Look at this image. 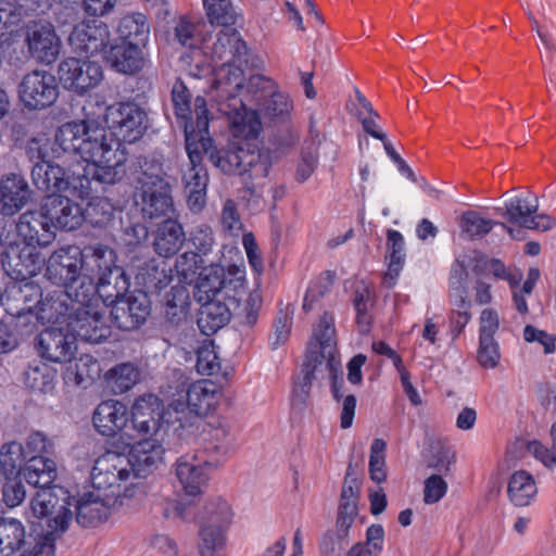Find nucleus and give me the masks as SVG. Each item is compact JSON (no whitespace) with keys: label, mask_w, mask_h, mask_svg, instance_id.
I'll return each mask as SVG.
<instances>
[{"label":"nucleus","mask_w":556,"mask_h":556,"mask_svg":"<svg viewBox=\"0 0 556 556\" xmlns=\"http://www.w3.org/2000/svg\"><path fill=\"white\" fill-rule=\"evenodd\" d=\"M249 92L257 103V110H250L245 106L241 99L232 97L235 101L230 111L227 112L230 121L232 132L242 136L243 140L235 141L236 143L250 142L254 143L261 150H268L261 148L255 142L261 130L262 124L267 127L278 128V132L273 134L275 143L280 147H290L294 143L292 136V121L291 112L293 110V102L290 97L274 88L271 79L263 75H253L249 78L248 84Z\"/></svg>","instance_id":"f257e3e1"},{"label":"nucleus","mask_w":556,"mask_h":556,"mask_svg":"<svg viewBox=\"0 0 556 556\" xmlns=\"http://www.w3.org/2000/svg\"><path fill=\"white\" fill-rule=\"evenodd\" d=\"M194 147L199 157L188 156L191 167L184 177L185 190L206 191L208 174L203 164L204 155L224 174L240 176L250 197L256 192L254 180L266 178L273 165L270 152L250 142H229L219 148L213 138H204L194 141Z\"/></svg>","instance_id":"f03ea898"},{"label":"nucleus","mask_w":556,"mask_h":556,"mask_svg":"<svg viewBox=\"0 0 556 556\" xmlns=\"http://www.w3.org/2000/svg\"><path fill=\"white\" fill-rule=\"evenodd\" d=\"M34 460L33 464H39ZM42 469L30 465L28 484L37 489L30 500L28 521L33 532H49V535H64L74 520V494L65 486L54 483L58 472L53 467L40 464Z\"/></svg>","instance_id":"7ed1b4c3"},{"label":"nucleus","mask_w":556,"mask_h":556,"mask_svg":"<svg viewBox=\"0 0 556 556\" xmlns=\"http://www.w3.org/2000/svg\"><path fill=\"white\" fill-rule=\"evenodd\" d=\"M336 334L333 315L325 312L314 330L315 342L309 341L306 345L304 361L301 366L302 378L299 383L293 387V405L299 404L304 407L309 397L313 381L317 378V371L326 362V368L329 371L330 392L336 402L343 399L344 378L341 362L332 352L326 350L331 345V339Z\"/></svg>","instance_id":"20e7f679"},{"label":"nucleus","mask_w":556,"mask_h":556,"mask_svg":"<svg viewBox=\"0 0 556 556\" xmlns=\"http://www.w3.org/2000/svg\"><path fill=\"white\" fill-rule=\"evenodd\" d=\"M127 169L136 184L143 218L153 220L175 212L173 187L164 170L163 163L155 157L135 155L129 160Z\"/></svg>","instance_id":"39448f33"},{"label":"nucleus","mask_w":556,"mask_h":556,"mask_svg":"<svg viewBox=\"0 0 556 556\" xmlns=\"http://www.w3.org/2000/svg\"><path fill=\"white\" fill-rule=\"evenodd\" d=\"M54 144L65 153L79 154L88 164L109 163L122 153L121 142L96 119L70 121L55 131Z\"/></svg>","instance_id":"423d86ee"},{"label":"nucleus","mask_w":556,"mask_h":556,"mask_svg":"<svg viewBox=\"0 0 556 556\" xmlns=\"http://www.w3.org/2000/svg\"><path fill=\"white\" fill-rule=\"evenodd\" d=\"M172 404L154 393H146L135 399L129 409L130 432L138 437L164 440L170 434L178 439L177 421Z\"/></svg>","instance_id":"0eeeda50"},{"label":"nucleus","mask_w":556,"mask_h":556,"mask_svg":"<svg viewBox=\"0 0 556 556\" xmlns=\"http://www.w3.org/2000/svg\"><path fill=\"white\" fill-rule=\"evenodd\" d=\"M172 102L177 125L184 130L185 149L190 157H199L193 142L204 138H212L208 134L210 111L206 100L202 96L195 97L194 109H191V93L182 80L178 79L172 90Z\"/></svg>","instance_id":"6e6552de"},{"label":"nucleus","mask_w":556,"mask_h":556,"mask_svg":"<svg viewBox=\"0 0 556 556\" xmlns=\"http://www.w3.org/2000/svg\"><path fill=\"white\" fill-rule=\"evenodd\" d=\"M218 299L229 304L239 326L252 328L256 325L263 299L256 291L248 293L244 266H228V276L218 292Z\"/></svg>","instance_id":"1a4fd4ad"},{"label":"nucleus","mask_w":556,"mask_h":556,"mask_svg":"<svg viewBox=\"0 0 556 556\" xmlns=\"http://www.w3.org/2000/svg\"><path fill=\"white\" fill-rule=\"evenodd\" d=\"M55 154L40 165H33L30 168L31 182L45 194L52 192H68L72 197L85 200L92 193L87 176L75 175L55 162Z\"/></svg>","instance_id":"9d476101"},{"label":"nucleus","mask_w":556,"mask_h":556,"mask_svg":"<svg viewBox=\"0 0 556 556\" xmlns=\"http://www.w3.org/2000/svg\"><path fill=\"white\" fill-rule=\"evenodd\" d=\"M103 122L122 146L139 141L150 128L148 112L135 100L108 105Z\"/></svg>","instance_id":"9b49d317"},{"label":"nucleus","mask_w":556,"mask_h":556,"mask_svg":"<svg viewBox=\"0 0 556 556\" xmlns=\"http://www.w3.org/2000/svg\"><path fill=\"white\" fill-rule=\"evenodd\" d=\"M214 393L200 384H191L187 391L186 402H172L178 425V440L189 442L199 433L202 417L206 416L213 404Z\"/></svg>","instance_id":"f8f14e48"},{"label":"nucleus","mask_w":556,"mask_h":556,"mask_svg":"<svg viewBox=\"0 0 556 556\" xmlns=\"http://www.w3.org/2000/svg\"><path fill=\"white\" fill-rule=\"evenodd\" d=\"M16 92L22 110L28 113L51 108L60 97L56 76L45 70L26 73L18 81Z\"/></svg>","instance_id":"ddd939ff"},{"label":"nucleus","mask_w":556,"mask_h":556,"mask_svg":"<svg viewBox=\"0 0 556 556\" xmlns=\"http://www.w3.org/2000/svg\"><path fill=\"white\" fill-rule=\"evenodd\" d=\"M56 74L59 87L62 86L77 97L87 96L104 77L103 67L99 62L73 56L59 63Z\"/></svg>","instance_id":"4468645a"},{"label":"nucleus","mask_w":556,"mask_h":556,"mask_svg":"<svg viewBox=\"0 0 556 556\" xmlns=\"http://www.w3.org/2000/svg\"><path fill=\"white\" fill-rule=\"evenodd\" d=\"M205 516L201 521L199 553L201 556H225L226 530L231 521L228 503L223 500L210 502L204 507Z\"/></svg>","instance_id":"2eb2a0df"},{"label":"nucleus","mask_w":556,"mask_h":556,"mask_svg":"<svg viewBox=\"0 0 556 556\" xmlns=\"http://www.w3.org/2000/svg\"><path fill=\"white\" fill-rule=\"evenodd\" d=\"M22 29L25 37V46L31 59L38 63L51 64L61 51V40L56 35L54 25L42 18L27 21Z\"/></svg>","instance_id":"dca6fc26"},{"label":"nucleus","mask_w":556,"mask_h":556,"mask_svg":"<svg viewBox=\"0 0 556 556\" xmlns=\"http://www.w3.org/2000/svg\"><path fill=\"white\" fill-rule=\"evenodd\" d=\"M33 344L38 356L56 364L70 362L78 349L76 337L68 324L65 327L47 326L36 334Z\"/></svg>","instance_id":"f3484780"},{"label":"nucleus","mask_w":556,"mask_h":556,"mask_svg":"<svg viewBox=\"0 0 556 556\" xmlns=\"http://www.w3.org/2000/svg\"><path fill=\"white\" fill-rule=\"evenodd\" d=\"M152 314V301L148 292L136 289L110 308L112 324L122 331L141 329Z\"/></svg>","instance_id":"a211bd4d"},{"label":"nucleus","mask_w":556,"mask_h":556,"mask_svg":"<svg viewBox=\"0 0 556 556\" xmlns=\"http://www.w3.org/2000/svg\"><path fill=\"white\" fill-rule=\"evenodd\" d=\"M84 271V254L81 248L76 244L61 247L46 260L45 277L58 287H67Z\"/></svg>","instance_id":"6ab92c4d"},{"label":"nucleus","mask_w":556,"mask_h":556,"mask_svg":"<svg viewBox=\"0 0 556 556\" xmlns=\"http://www.w3.org/2000/svg\"><path fill=\"white\" fill-rule=\"evenodd\" d=\"M36 200L26 175L21 170L3 173L0 176V214L12 217Z\"/></svg>","instance_id":"aec40b11"},{"label":"nucleus","mask_w":556,"mask_h":556,"mask_svg":"<svg viewBox=\"0 0 556 556\" xmlns=\"http://www.w3.org/2000/svg\"><path fill=\"white\" fill-rule=\"evenodd\" d=\"M1 265L14 282L26 281L41 271L46 260L35 245L14 241L9 242V255L2 258Z\"/></svg>","instance_id":"412c9836"},{"label":"nucleus","mask_w":556,"mask_h":556,"mask_svg":"<svg viewBox=\"0 0 556 556\" xmlns=\"http://www.w3.org/2000/svg\"><path fill=\"white\" fill-rule=\"evenodd\" d=\"M68 192H52L43 194L39 201L42 214L55 224L59 231H74L78 229L80 218V204Z\"/></svg>","instance_id":"4be33fe9"},{"label":"nucleus","mask_w":556,"mask_h":556,"mask_svg":"<svg viewBox=\"0 0 556 556\" xmlns=\"http://www.w3.org/2000/svg\"><path fill=\"white\" fill-rule=\"evenodd\" d=\"M70 42L76 50L87 55L105 54L112 43V34L106 23L98 20H84L74 25L70 34Z\"/></svg>","instance_id":"5701e85b"},{"label":"nucleus","mask_w":556,"mask_h":556,"mask_svg":"<svg viewBox=\"0 0 556 556\" xmlns=\"http://www.w3.org/2000/svg\"><path fill=\"white\" fill-rule=\"evenodd\" d=\"M92 424L103 437H134L129 426V408L117 400L110 399L98 404L92 415Z\"/></svg>","instance_id":"b1692460"},{"label":"nucleus","mask_w":556,"mask_h":556,"mask_svg":"<svg viewBox=\"0 0 556 556\" xmlns=\"http://www.w3.org/2000/svg\"><path fill=\"white\" fill-rule=\"evenodd\" d=\"M38 205L37 208L27 210L20 214L16 223L17 235L24 243L36 248H47L58 236L55 224L51 223Z\"/></svg>","instance_id":"393cba45"},{"label":"nucleus","mask_w":556,"mask_h":556,"mask_svg":"<svg viewBox=\"0 0 556 556\" xmlns=\"http://www.w3.org/2000/svg\"><path fill=\"white\" fill-rule=\"evenodd\" d=\"M148 58V51L142 48L112 42L102 59L112 72L124 76H137L146 67Z\"/></svg>","instance_id":"a878e982"},{"label":"nucleus","mask_w":556,"mask_h":556,"mask_svg":"<svg viewBox=\"0 0 556 556\" xmlns=\"http://www.w3.org/2000/svg\"><path fill=\"white\" fill-rule=\"evenodd\" d=\"M160 439L144 438L131 446L128 464L135 478H147L163 463L164 447Z\"/></svg>","instance_id":"bb28decb"},{"label":"nucleus","mask_w":556,"mask_h":556,"mask_svg":"<svg viewBox=\"0 0 556 556\" xmlns=\"http://www.w3.org/2000/svg\"><path fill=\"white\" fill-rule=\"evenodd\" d=\"M150 41V23L146 14L131 12L117 21L112 35V42L136 46L148 51Z\"/></svg>","instance_id":"cd10ccee"},{"label":"nucleus","mask_w":556,"mask_h":556,"mask_svg":"<svg viewBox=\"0 0 556 556\" xmlns=\"http://www.w3.org/2000/svg\"><path fill=\"white\" fill-rule=\"evenodd\" d=\"M38 316L31 313H18L0 320V354L14 351L24 337L37 329Z\"/></svg>","instance_id":"c85d7f7f"},{"label":"nucleus","mask_w":556,"mask_h":556,"mask_svg":"<svg viewBox=\"0 0 556 556\" xmlns=\"http://www.w3.org/2000/svg\"><path fill=\"white\" fill-rule=\"evenodd\" d=\"M119 154V156H111L109 163L88 164L80 176L88 177L90 188L91 181H96L103 186L104 192H110L112 187L121 185L126 175V148H123Z\"/></svg>","instance_id":"c756f323"},{"label":"nucleus","mask_w":556,"mask_h":556,"mask_svg":"<svg viewBox=\"0 0 556 556\" xmlns=\"http://www.w3.org/2000/svg\"><path fill=\"white\" fill-rule=\"evenodd\" d=\"M76 340L98 344L111 336V328L105 324L99 312L90 313L86 308H77L76 316L68 324Z\"/></svg>","instance_id":"7c9ffc66"},{"label":"nucleus","mask_w":556,"mask_h":556,"mask_svg":"<svg viewBox=\"0 0 556 556\" xmlns=\"http://www.w3.org/2000/svg\"><path fill=\"white\" fill-rule=\"evenodd\" d=\"M200 308L197 314V325L206 337L215 334L219 329L227 326L233 315L229 304L218 298H212L198 302Z\"/></svg>","instance_id":"2f4dec72"},{"label":"nucleus","mask_w":556,"mask_h":556,"mask_svg":"<svg viewBox=\"0 0 556 556\" xmlns=\"http://www.w3.org/2000/svg\"><path fill=\"white\" fill-rule=\"evenodd\" d=\"M157 224L154 233L153 248L162 257L176 255L186 242V232L177 218L167 215Z\"/></svg>","instance_id":"473e14b6"},{"label":"nucleus","mask_w":556,"mask_h":556,"mask_svg":"<svg viewBox=\"0 0 556 556\" xmlns=\"http://www.w3.org/2000/svg\"><path fill=\"white\" fill-rule=\"evenodd\" d=\"M84 254V269L98 279L99 276L110 277L115 269L123 266L117 264L116 251L108 244L100 242L89 243L81 248Z\"/></svg>","instance_id":"72a5a7b5"},{"label":"nucleus","mask_w":556,"mask_h":556,"mask_svg":"<svg viewBox=\"0 0 556 556\" xmlns=\"http://www.w3.org/2000/svg\"><path fill=\"white\" fill-rule=\"evenodd\" d=\"M207 466L197 455H184L175 463V473L186 494L195 496L202 492V486L208 479Z\"/></svg>","instance_id":"f704fd0d"},{"label":"nucleus","mask_w":556,"mask_h":556,"mask_svg":"<svg viewBox=\"0 0 556 556\" xmlns=\"http://www.w3.org/2000/svg\"><path fill=\"white\" fill-rule=\"evenodd\" d=\"M74 519L83 528H96L110 515V507L92 492H87L80 497L74 495Z\"/></svg>","instance_id":"c9c22d12"},{"label":"nucleus","mask_w":556,"mask_h":556,"mask_svg":"<svg viewBox=\"0 0 556 556\" xmlns=\"http://www.w3.org/2000/svg\"><path fill=\"white\" fill-rule=\"evenodd\" d=\"M248 53L247 42L236 28L222 29L211 47L212 59L215 62H241Z\"/></svg>","instance_id":"e433bc0d"},{"label":"nucleus","mask_w":556,"mask_h":556,"mask_svg":"<svg viewBox=\"0 0 556 556\" xmlns=\"http://www.w3.org/2000/svg\"><path fill=\"white\" fill-rule=\"evenodd\" d=\"M86 206L80 205V218H78V228L84 223L93 228L108 229L115 219V207L106 197H91L86 199Z\"/></svg>","instance_id":"4c0bfd02"},{"label":"nucleus","mask_w":556,"mask_h":556,"mask_svg":"<svg viewBox=\"0 0 556 556\" xmlns=\"http://www.w3.org/2000/svg\"><path fill=\"white\" fill-rule=\"evenodd\" d=\"M99 298L103 304L111 308L117 301L125 299L130 291V276L127 274L125 268L115 269L110 277L99 276L98 277Z\"/></svg>","instance_id":"58836bf2"},{"label":"nucleus","mask_w":556,"mask_h":556,"mask_svg":"<svg viewBox=\"0 0 556 556\" xmlns=\"http://www.w3.org/2000/svg\"><path fill=\"white\" fill-rule=\"evenodd\" d=\"M25 454L27 456V467L25 468V481L28 483L29 478L27 477V472L33 465L34 460H40L39 464H34L38 467V470L42 469L40 464L45 463L50 467H53V470L56 472V464L50 458V455L54 452V443L41 431H33L26 439L25 442ZM38 473H41L38 471Z\"/></svg>","instance_id":"ea45409f"},{"label":"nucleus","mask_w":556,"mask_h":556,"mask_svg":"<svg viewBox=\"0 0 556 556\" xmlns=\"http://www.w3.org/2000/svg\"><path fill=\"white\" fill-rule=\"evenodd\" d=\"M228 276V267H224L220 264L211 263L207 265L198 278L194 283L193 296L197 302H202L203 300L218 298V292L223 283Z\"/></svg>","instance_id":"a19ab883"},{"label":"nucleus","mask_w":556,"mask_h":556,"mask_svg":"<svg viewBox=\"0 0 556 556\" xmlns=\"http://www.w3.org/2000/svg\"><path fill=\"white\" fill-rule=\"evenodd\" d=\"M139 277L146 292L160 294L173 281V269L165 261L151 258L140 268Z\"/></svg>","instance_id":"79ce46f5"},{"label":"nucleus","mask_w":556,"mask_h":556,"mask_svg":"<svg viewBox=\"0 0 556 556\" xmlns=\"http://www.w3.org/2000/svg\"><path fill=\"white\" fill-rule=\"evenodd\" d=\"M27 545H31V543L26 540L22 522L14 518H2L0 521V553L2 556H11L22 548L26 549Z\"/></svg>","instance_id":"37998d69"},{"label":"nucleus","mask_w":556,"mask_h":556,"mask_svg":"<svg viewBox=\"0 0 556 556\" xmlns=\"http://www.w3.org/2000/svg\"><path fill=\"white\" fill-rule=\"evenodd\" d=\"M24 444L18 441L5 442L0 447V476H23L28 460Z\"/></svg>","instance_id":"c03bdc74"},{"label":"nucleus","mask_w":556,"mask_h":556,"mask_svg":"<svg viewBox=\"0 0 556 556\" xmlns=\"http://www.w3.org/2000/svg\"><path fill=\"white\" fill-rule=\"evenodd\" d=\"M140 369L130 362L116 364L104 376L108 388L114 394H123L129 391L140 381Z\"/></svg>","instance_id":"a18cd8bd"},{"label":"nucleus","mask_w":556,"mask_h":556,"mask_svg":"<svg viewBox=\"0 0 556 556\" xmlns=\"http://www.w3.org/2000/svg\"><path fill=\"white\" fill-rule=\"evenodd\" d=\"M24 384L34 393H51L55 387L56 370L45 363L34 362L24 374Z\"/></svg>","instance_id":"49530a36"},{"label":"nucleus","mask_w":556,"mask_h":556,"mask_svg":"<svg viewBox=\"0 0 556 556\" xmlns=\"http://www.w3.org/2000/svg\"><path fill=\"white\" fill-rule=\"evenodd\" d=\"M248 56H244L241 62H220L215 72L214 87L225 89L228 93L241 89L245 81L244 66H248Z\"/></svg>","instance_id":"de8ad7c7"},{"label":"nucleus","mask_w":556,"mask_h":556,"mask_svg":"<svg viewBox=\"0 0 556 556\" xmlns=\"http://www.w3.org/2000/svg\"><path fill=\"white\" fill-rule=\"evenodd\" d=\"M536 492V484L530 472L518 470L510 476L507 493L514 505L519 507L529 505Z\"/></svg>","instance_id":"09e8293b"},{"label":"nucleus","mask_w":556,"mask_h":556,"mask_svg":"<svg viewBox=\"0 0 556 556\" xmlns=\"http://www.w3.org/2000/svg\"><path fill=\"white\" fill-rule=\"evenodd\" d=\"M98 279L84 271L76 281L70 282L63 288L66 296L84 307L93 305L96 298H99Z\"/></svg>","instance_id":"8fccbe9b"},{"label":"nucleus","mask_w":556,"mask_h":556,"mask_svg":"<svg viewBox=\"0 0 556 556\" xmlns=\"http://www.w3.org/2000/svg\"><path fill=\"white\" fill-rule=\"evenodd\" d=\"M64 364H66V367L63 370L62 377L65 384L76 387L81 386L86 379L93 380L92 371L99 367L98 361L89 354H84L79 358H76V355H74V358Z\"/></svg>","instance_id":"3c124183"},{"label":"nucleus","mask_w":556,"mask_h":556,"mask_svg":"<svg viewBox=\"0 0 556 556\" xmlns=\"http://www.w3.org/2000/svg\"><path fill=\"white\" fill-rule=\"evenodd\" d=\"M77 309L72 304L60 298L47 299L39 307L41 318H46L49 326L65 327V325L73 321L76 316Z\"/></svg>","instance_id":"603ef678"},{"label":"nucleus","mask_w":556,"mask_h":556,"mask_svg":"<svg viewBox=\"0 0 556 556\" xmlns=\"http://www.w3.org/2000/svg\"><path fill=\"white\" fill-rule=\"evenodd\" d=\"M212 25L229 27L237 23L238 14L231 0H202Z\"/></svg>","instance_id":"864d4df0"},{"label":"nucleus","mask_w":556,"mask_h":556,"mask_svg":"<svg viewBox=\"0 0 556 556\" xmlns=\"http://www.w3.org/2000/svg\"><path fill=\"white\" fill-rule=\"evenodd\" d=\"M538 204L530 205L520 197H514L505 202L506 220L528 229L529 224L533 223V214L538 212Z\"/></svg>","instance_id":"5fc2aeb1"},{"label":"nucleus","mask_w":556,"mask_h":556,"mask_svg":"<svg viewBox=\"0 0 556 556\" xmlns=\"http://www.w3.org/2000/svg\"><path fill=\"white\" fill-rule=\"evenodd\" d=\"M498 222L485 219L477 211H466L459 219V227L469 239L482 238L490 233Z\"/></svg>","instance_id":"6e6d98bb"},{"label":"nucleus","mask_w":556,"mask_h":556,"mask_svg":"<svg viewBox=\"0 0 556 556\" xmlns=\"http://www.w3.org/2000/svg\"><path fill=\"white\" fill-rule=\"evenodd\" d=\"M203 256L198 252L187 251L177 258V273L184 283L193 285L202 269L206 267Z\"/></svg>","instance_id":"4d7b16f0"},{"label":"nucleus","mask_w":556,"mask_h":556,"mask_svg":"<svg viewBox=\"0 0 556 556\" xmlns=\"http://www.w3.org/2000/svg\"><path fill=\"white\" fill-rule=\"evenodd\" d=\"M23 480V476H0L1 501L7 507H17L25 501Z\"/></svg>","instance_id":"13d9d810"},{"label":"nucleus","mask_w":556,"mask_h":556,"mask_svg":"<svg viewBox=\"0 0 556 556\" xmlns=\"http://www.w3.org/2000/svg\"><path fill=\"white\" fill-rule=\"evenodd\" d=\"M456 463V453L452 446L437 443L431 446L427 458V467L435 470L438 475H451V467Z\"/></svg>","instance_id":"bf43d9fd"},{"label":"nucleus","mask_w":556,"mask_h":556,"mask_svg":"<svg viewBox=\"0 0 556 556\" xmlns=\"http://www.w3.org/2000/svg\"><path fill=\"white\" fill-rule=\"evenodd\" d=\"M15 283L20 295L18 299L24 302L25 308L27 309L26 313L34 314L33 308L39 309L45 302L41 286L34 281L33 278L26 281H15Z\"/></svg>","instance_id":"052dcab7"},{"label":"nucleus","mask_w":556,"mask_h":556,"mask_svg":"<svg viewBox=\"0 0 556 556\" xmlns=\"http://www.w3.org/2000/svg\"><path fill=\"white\" fill-rule=\"evenodd\" d=\"M501 359L500 346L491 336L479 337L477 362L485 369L495 368Z\"/></svg>","instance_id":"680f3d73"},{"label":"nucleus","mask_w":556,"mask_h":556,"mask_svg":"<svg viewBox=\"0 0 556 556\" xmlns=\"http://www.w3.org/2000/svg\"><path fill=\"white\" fill-rule=\"evenodd\" d=\"M361 497V481L356 477L352 463L349 464L344 476L339 505L358 507Z\"/></svg>","instance_id":"e2e57ef3"},{"label":"nucleus","mask_w":556,"mask_h":556,"mask_svg":"<svg viewBox=\"0 0 556 556\" xmlns=\"http://www.w3.org/2000/svg\"><path fill=\"white\" fill-rule=\"evenodd\" d=\"M188 241L194 247V252L205 256L215 243L213 229L206 224L198 225L190 231Z\"/></svg>","instance_id":"0e129e2a"},{"label":"nucleus","mask_w":556,"mask_h":556,"mask_svg":"<svg viewBox=\"0 0 556 556\" xmlns=\"http://www.w3.org/2000/svg\"><path fill=\"white\" fill-rule=\"evenodd\" d=\"M447 482L442 475L433 473L425 480L424 502L428 505L438 503L447 492Z\"/></svg>","instance_id":"69168bd1"},{"label":"nucleus","mask_w":556,"mask_h":556,"mask_svg":"<svg viewBox=\"0 0 556 556\" xmlns=\"http://www.w3.org/2000/svg\"><path fill=\"white\" fill-rule=\"evenodd\" d=\"M35 543L27 545L26 548L28 556H55V542L62 535H49V532L37 531Z\"/></svg>","instance_id":"338daca9"},{"label":"nucleus","mask_w":556,"mask_h":556,"mask_svg":"<svg viewBox=\"0 0 556 556\" xmlns=\"http://www.w3.org/2000/svg\"><path fill=\"white\" fill-rule=\"evenodd\" d=\"M358 515V507H349L348 504L339 505L336 518V531L339 540H346L350 529Z\"/></svg>","instance_id":"774afa93"}]
</instances>
